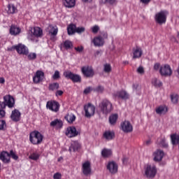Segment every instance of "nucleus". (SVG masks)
Here are the masks:
<instances>
[{"label": "nucleus", "instance_id": "1", "mask_svg": "<svg viewBox=\"0 0 179 179\" xmlns=\"http://www.w3.org/2000/svg\"><path fill=\"white\" fill-rule=\"evenodd\" d=\"M99 108L101 113L105 115L110 114L114 108L113 107V103L108 99H103L99 104Z\"/></svg>", "mask_w": 179, "mask_h": 179}, {"label": "nucleus", "instance_id": "2", "mask_svg": "<svg viewBox=\"0 0 179 179\" xmlns=\"http://www.w3.org/2000/svg\"><path fill=\"white\" fill-rule=\"evenodd\" d=\"M145 176L148 179H154L157 175V169L155 165L146 164L144 166Z\"/></svg>", "mask_w": 179, "mask_h": 179}, {"label": "nucleus", "instance_id": "3", "mask_svg": "<svg viewBox=\"0 0 179 179\" xmlns=\"http://www.w3.org/2000/svg\"><path fill=\"white\" fill-rule=\"evenodd\" d=\"M13 50H16L17 52L22 55H27V54H29V49L26 45L22 43H19L11 48H8V51H13Z\"/></svg>", "mask_w": 179, "mask_h": 179}, {"label": "nucleus", "instance_id": "4", "mask_svg": "<svg viewBox=\"0 0 179 179\" xmlns=\"http://www.w3.org/2000/svg\"><path fill=\"white\" fill-rule=\"evenodd\" d=\"M29 140L33 145H38L43 142V135L38 131H32L29 135Z\"/></svg>", "mask_w": 179, "mask_h": 179}, {"label": "nucleus", "instance_id": "5", "mask_svg": "<svg viewBox=\"0 0 179 179\" xmlns=\"http://www.w3.org/2000/svg\"><path fill=\"white\" fill-rule=\"evenodd\" d=\"M3 103L0 102V106L1 108H5V106H7L8 108H13L15 107V98L10 95H6L3 96Z\"/></svg>", "mask_w": 179, "mask_h": 179}, {"label": "nucleus", "instance_id": "6", "mask_svg": "<svg viewBox=\"0 0 179 179\" xmlns=\"http://www.w3.org/2000/svg\"><path fill=\"white\" fill-rule=\"evenodd\" d=\"M169 13L166 10H162L155 15V22L159 24H164L166 21V15Z\"/></svg>", "mask_w": 179, "mask_h": 179}, {"label": "nucleus", "instance_id": "7", "mask_svg": "<svg viewBox=\"0 0 179 179\" xmlns=\"http://www.w3.org/2000/svg\"><path fill=\"white\" fill-rule=\"evenodd\" d=\"M63 75L64 76H65V78H66V79H71V80L76 83H78V82H80L82 80V78L80 77V76L78 74H74L69 71H64Z\"/></svg>", "mask_w": 179, "mask_h": 179}, {"label": "nucleus", "instance_id": "8", "mask_svg": "<svg viewBox=\"0 0 179 179\" xmlns=\"http://www.w3.org/2000/svg\"><path fill=\"white\" fill-rule=\"evenodd\" d=\"M31 35H28L29 40H33L34 37H42L43 36V29L38 27H34V28L31 29Z\"/></svg>", "mask_w": 179, "mask_h": 179}, {"label": "nucleus", "instance_id": "9", "mask_svg": "<svg viewBox=\"0 0 179 179\" xmlns=\"http://www.w3.org/2000/svg\"><path fill=\"white\" fill-rule=\"evenodd\" d=\"M106 169L112 175H115L118 173V164L114 161L109 162L106 166Z\"/></svg>", "mask_w": 179, "mask_h": 179}, {"label": "nucleus", "instance_id": "10", "mask_svg": "<svg viewBox=\"0 0 179 179\" xmlns=\"http://www.w3.org/2000/svg\"><path fill=\"white\" fill-rule=\"evenodd\" d=\"M46 108L54 113H58L59 111V103L55 101H49L47 102Z\"/></svg>", "mask_w": 179, "mask_h": 179}, {"label": "nucleus", "instance_id": "11", "mask_svg": "<svg viewBox=\"0 0 179 179\" xmlns=\"http://www.w3.org/2000/svg\"><path fill=\"white\" fill-rule=\"evenodd\" d=\"M159 73L162 75V76H171L172 70L171 66L168 64L162 66L159 69Z\"/></svg>", "mask_w": 179, "mask_h": 179}, {"label": "nucleus", "instance_id": "12", "mask_svg": "<svg viewBox=\"0 0 179 179\" xmlns=\"http://www.w3.org/2000/svg\"><path fill=\"white\" fill-rule=\"evenodd\" d=\"M66 135L68 138H75L79 135V131L75 127H69L66 130Z\"/></svg>", "mask_w": 179, "mask_h": 179}, {"label": "nucleus", "instance_id": "13", "mask_svg": "<svg viewBox=\"0 0 179 179\" xmlns=\"http://www.w3.org/2000/svg\"><path fill=\"white\" fill-rule=\"evenodd\" d=\"M153 160L155 162H160L164 156V152L163 150L157 149L156 151L153 152Z\"/></svg>", "mask_w": 179, "mask_h": 179}, {"label": "nucleus", "instance_id": "14", "mask_svg": "<svg viewBox=\"0 0 179 179\" xmlns=\"http://www.w3.org/2000/svg\"><path fill=\"white\" fill-rule=\"evenodd\" d=\"M121 128L124 133H131L133 131V127L129 121L125 120L121 123Z\"/></svg>", "mask_w": 179, "mask_h": 179}, {"label": "nucleus", "instance_id": "15", "mask_svg": "<svg viewBox=\"0 0 179 179\" xmlns=\"http://www.w3.org/2000/svg\"><path fill=\"white\" fill-rule=\"evenodd\" d=\"M44 80V72L42 71H37L35 76L33 77V81L34 83L38 84L40 82H43Z\"/></svg>", "mask_w": 179, "mask_h": 179}, {"label": "nucleus", "instance_id": "16", "mask_svg": "<svg viewBox=\"0 0 179 179\" xmlns=\"http://www.w3.org/2000/svg\"><path fill=\"white\" fill-rule=\"evenodd\" d=\"M0 160L5 164L10 163V157L9 155V152L6 151L1 152L0 153Z\"/></svg>", "mask_w": 179, "mask_h": 179}, {"label": "nucleus", "instance_id": "17", "mask_svg": "<svg viewBox=\"0 0 179 179\" xmlns=\"http://www.w3.org/2000/svg\"><path fill=\"white\" fill-rule=\"evenodd\" d=\"M103 137L108 141H110L115 138V133L114 131H106L103 134Z\"/></svg>", "mask_w": 179, "mask_h": 179}, {"label": "nucleus", "instance_id": "18", "mask_svg": "<svg viewBox=\"0 0 179 179\" xmlns=\"http://www.w3.org/2000/svg\"><path fill=\"white\" fill-rule=\"evenodd\" d=\"M82 171L84 176H89L90 174V162L89 161L83 163Z\"/></svg>", "mask_w": 179, "mask_h": 179}, {"label": "nucleus", "instance_id": "19", "mask_svg": "<svg viewBox=\"0 0 179 179\" xmlns=\"http://www.w3.org/2000/svg\"><path fill=\"white\" fill-rule=\"evenodd\" d=\"M95 47H103L104 45V38L101 36H98L95 37L92 41Z\"/></svg>", "mask_w": 179, "mask_h": 179}, {"label": "nucleus", "instance_id": "20", "mask_svg": "<svg viewBox=\"0 0 179 179\" xmlns=\"http://www.w3.org/2000/svg\"><path fill=\"white\" fill-rule=\"evenodd\" d=\"M114 96L122 100H127L129 99V94L124 90L117 92L114 94Z\"/></svg>", "mask_w": 179, "mask_h": 179}, {"label": "nucleus", "instance_id": "21", "mask_svg": "<svg viewBox=\"0 0 179 179\" xmlns=\"http://www.w3.org/2000/svg\"><path fill=\"white\" fill-rule=\"evenodd\" d=\"M20 115L21 113L17 109H15L12 111L10 115V118L13 121H15V122H17V121H20Z\"/></svg>", "mask_w": 179, "mask_h": 179}, {"label": "nucleus", "instance_id": "22", "mask_svg": "<svg viewBox=\"0 0 179 179\" xmlns=\"http://www.w3.org/2000/svg\"><path fill=\"white\" fill-rule=\"evenodd\" d=\"M20 31H22V29L16 25H11L10 27V34L11 36H17V34H20Z\"/></svg>", "mask_w": 179, "mask_h": 179}, {"label": "nucleus", "instance_id": "23", "mask_svg": "<svg viewBox=\"0 0 179 179\" xmlns=\"http://www.w3.org/2000/svg\"><path fill=\"white\" fill-rule=\"evenodd\" d=\"M62 121L58 119H56L50 122V127H52V128H55L56 129L62 128Z\"/></svg>", "mask_w": 179, "mask_h": 179}, {"label": "nucleus", "instance_id": "24", "mask_svg": "<svg viewBox=\"0 0 179 179\" xmlns=\"http://www.w3.org/2000/svg\"><path fill=\"white\" fill-rule=\"evenodd\" d=\"M155 111L157 114L159 115H162V114L164 115L167 113L168 111V108L165 105H162L158 106L156 109Z\"/></svg>", "mask_w": 179, "mask_h": 179}, {"label": "nucleus", "instance_id": "25", "mask_svg": "<svg viewBox=\"0 0 179 179\" xmlns=\"http://www.w3.org/2000/svg\"><path fill=\"white\" fill-rule=\"evenodd\" d=\"M172 145L176 146L179 145V135L177 134H172L170 136Z\"/></svg>", "mask_w": 179, "mask_h": 179}, {"label": "nucleus", "instance_id": "26", "mask_svg": "<svg viewBox=\"0 0 179 179\" xmlns=\"http://www.w3.org/2000/svg\"><path fill=\"white\" fill-rule=\"evenodd\" d=\"M61 45L62 48H65V50H72L73 48V43L69 40L64 41Z\"/></svg>", "mask_w": 179, "mask_h": 179}, {"label": "nucleus", "instance_id": "27", "mask_svg": "<svg viewBox=\"0 0 179 179\" xmlns=\"http://www.w3.org/2000/svg\"><path fill=\"white\" fill-rule=\"evenodd\" d=\"M80 149V144L78 141H73L69 148V152H76Z\"/></svg>", "mask_w": 179, "mask_h": 179}, {"label": "nucleus", "instance_id": "28", "mask_svg": "<svg viewBox=\"0 0 179 179\" xmlns=\"http://www.w3.org/2000/svg\"><path fill=\"white\" fill-rule=\"evenodd\" d=\"M113 155V150L111 149L103 148L101 151V156L103 158H110Z\"/></svg>", "mask_w": 179, "mask_h": 179}, {"label": "nucleus", "instance_id": "29", "mask_svg": "<svg viewBox=\"0 0 179 179\" xmlns=\"http://www.w3.org/2000/svg\"><path fill=\"white\" fill-rule=\"evenodd\" d=\"M143 54V51L141 48H136V49H133V59H136V58H141Z\"/></svg>", "mask_w": 179, "mask_h": 179}, {"label": "nucleus", "instance_id": "30", "mask_svg": "<svg viewBox=\"0 0 179 179\" xmlns=\"http://www.w3.org/2000/svg\"><path fill=\"white\" fill-rule=\"evenodd\" d=\"M48 30L51 36H57L58 34V27L57 26L50 25L48 27Z\"/></svg>", "mask_w": 179, "mask_h": 179}, {"label": "nucleus", "instance_id": "31", "mask_svg": "<svg viewBox=\"0 0 179 179\" xmlns=\"http://www.w3.org/2000/svg\"><path fill=\"white\" fill-rule=\"evenodd\" d=\"M118 120V114L115 113L109 116V123L110 125H115L117 121Z\"/></svg>", "mask_w": 179, "mask_h": 179}, {"label": "nucleus", "instance_id": "32", "mask_svg": "<svg viewBox=\"0 0 179 179\" xmlns=\"http://www.w3.org/2000/svg\"><path fill=\"white\" fill-rule=\"evenodd\" d=\"M65 120L69 123L72 124L75 120H76V116L75 115L70 113L65 116Z\"/></svg>", "mask_w": 179, "mask_h": 179}, {"label": "nucleus", "instance_id": "33", "mask_svg": "<svg viewBox=\"0 0 179 179\" xmlns=\"http://www.w3.org/2000/svg\"><path fill=\"white\" fill-rule=\"evenodd\" d=\"M64 6L66 8H73L75 6L76 1L75 0H64Z\"/></svg>", "mask_w": 179, "mask_h": 179}, {"label": "nucleus", "instance_id": "34", "mask_svg": "<svg viewBox=\"0 0 179 179\" xmlns=\"http://www.w3.org/2000/svg\"><path fill=\"white\" fill-rule=\"evenodd\" d=\"M67 31H68V34H69V36L73 34L76 31V27L73 24H70L67 27Z\"/></svg>", "mask_w": 179, "mask_h": 179}, {"label": "nucleus", "instance_id": "35", "mask_svg": "<svg viewBox=\"0 0 179 179\" xmlns=\"http://www.w3.org/2000/svg\"><path fill=\"white\" fill-rule=\"evenodd\" d=\"M17 9L13 4H8V13H16Z\"/></svg>", "mask_w": 179, "mask_h": 179}, {"label": "nucleus", "instance_id": "36", "mask_svg": "<svg viewBox=\"0 0 179 179\" xmlns=\"http://www.w3.org/2000/svg\"><path fill=\"white\" fill-rule=\"evenodd\" d=\"M82 72L85 76L89 78L90 76V69L89 66H85L82 68Z\"/></svg>", "mask_w": 179, "mask_h": 179}, {"label": "nucleus", "instance_id": "37", "mask_svg": "<svg viewBox=\"0 0 179 179\" xmlns=\"http://www.w3.org/2000/svg\"><path fill=\"white\" fill-rule=\"evenodd\" d=\"M89 110H90V103H88L87 105L84 106L85 116L87 117H90Z\"/></svg>", "mask_w": 179, "mask_h": 179}, {"label": "nucleus", "instance_id": "38", "mask_svg": "<svg viewBox=\"0 0 179 179\" xmlns=\"http://www.w3.org/2000/svg\"><path fill=\"white\" fill-rule=\"evenodd\" d=\"M29 159H30L31 160H34L36 162L38 160V159H40V155L38 154V152H33L30 155Z\"/></svg>", "mask_w": 179, "mask_h": 179}, {"label": "nucleus", "instance_id": "39", "mask_svg": "<svg viewBox=\"0 0 179 179\" xmlns=\"http://www.w3.org/2000/svg\"><path fill=\"white\" fill-rule=\"evenodd\" d=\"M152 83L155 87H161V86H162V83L157 78L152 79Z\"/></svg>", "mask_w": 179, "mask_h": 179}, {"label": "nucleus", "instance_id": "40", "mask_svg": "<svg viewBox=\"0 0 179 179\" xmlns=\"http://www.w3.org/2000/svg\"><path fill=\"white\" fill-rule=\"evenodd\" d=\"M112 69H111V64H105L103 65V71L106 73H110V72H111Z\"/></svg>", "mask_w": 179, "mask_h": 179}, {"label": "nucleus", "instance_id": "41", "mask_svg": "<svg viewBox=\"0 0 179 179\" xmlns=\"http://www.w3.org/2000/svg\"><path fill=\"white\" fill-rule=\"evenodd\" d=\"M179 96L178 94H172L171 95V99L173 104H176L178 101Z\"/></svg>", "mask_w": 179, "mask_h": 179}, {"label": "nucleus", "instance_id": "42", "mask_svg": "<svg viewBox=\"0 0 179 179\" xmlns=\"http://www.w3.org/2000/svg\"><path fill=\"white\" fill-rule=\"evenodd\" d=\"M59 84H58L57 83H52L49 86V89L50 90H57V89H59Z\"/></svg>", "mask_w": 179, "mask_h": 179}, {"label": "nucleus", "instance_id": "43", "mask_svg": "<svg viewBox=\"0 0 179 179\" xmlns=\"http://www.w3.org/2000/svg\"><path fill=\"white\" fill-rule=\"evenodd\" d=\"M159 145L163 148H168L169 144L166 142V139L164 138L161 140Z\"/></svg>", "mask_w": 179, "mask_h": 179}, {"label": "nucleus", "instance_id": "44", "mask_svg": "<svg viewBox=\"0 0 179 179\" xmlns=\"http://www.w3.org/2000/svg\"><path fill=\"white\" fill-rule=\"evenodd\" d=\"M10 158L12 157L13 160H17L19 159V157L17 155H16V152H15L13 150H10L9 153Z\"/></svg>", "mask_w": 179, "mask_h": 179}, {"label": "nucleus", "instance_id": "45", "mask_svg": "<svg viewBox=\"0 0 179 179\" xmlns=\"http://www.w3.org/2000/svg\"><path fill=\"white\" fill-rule=\"evenodd\" d=\"M94 92H96L97 93H103V92H104V87L99 85L94 89Z\"/></svg>", "mask_w": 179, "mask_h": 179}, {"label": "nucleus", "instance_id": "46", "mask_svg": "<svg viewBox=\"0 0 179 179\" xmlns=\"http://www.w3.org/2000/svg\"><path fill=\"white\" fill-rule=\"evenodd\" d=\"M37 55L35 52H31L28 55V59H36Z\"/></svg>", "mask_w": 179, "mask_h": 179}, {"label": "nucleus", "instance_id": "47", "mask_svg": "<svg viewBox=\"0 0 179 179\" xmlns=\"http://www.w3.org/2000/svg\"><path fill=\"white\" fill-rule=\"evenodd\" d=\"M99 30H100V27H99V25H95L92 27V31L94 34H97V32H99Z\"/></svg>", "mask_w": 179, "mask_h": 179}, {"label": "nucleus", "instance_id": "48", "mask_svg": "<svg viewBox=\"0 0 179 179\" xmlns=\"http://www.w3.org/2000/svg\"><path fill=\"white\" fill-rule=\"evenodd\" d=\"M103 3H109L110 5L117 4V0H105Z\"/></svg>", "mask_w": 179, "mask_h": 179}, {"label": "nucleus", "instance_id": "49", "mask_svg": "<svg viewBox=\"0 0 179 179\" xmlns=\"http://www.w3.org/2000/svg\"><path fill=\"white\" fill-rule=\"evenodd\" d=\"M90 110H91V113H90V117L94 115V113L96 111V107L92 104H90Z\"/></svg>", "mask_w": 179, "mask_h": 179}, {"label": "nucleus", "instance_id": "50", "mask_svg": "<svg viewBox=\"0 0 179 179\" xmlns=\"http://www.w3.org/2000/svg\"><path fill=\"white\" fill-rule=\"evenodd\" d=\"M52 78L55 80L59 79V71H55L54 75L52 76Z\"/></svg>", "mask_w": 179, "mask_h": 179}, {"label": "nucleus", "instance_id": "51", "mask_svg": "<svg viewBox=\"0 0 179 179\" xmlns=\"http://www.w3.org/2000/svg\"><path fill=\"white\" fill-rule=\"evenodd\" d=\"M6 127V122L5 120H0V129H3Z\"/></svg>", "mask_w": 179, "mask_h": 179}, {"label": "nucleus", "instance_id": "52", "mask_svg": "<svg viewBox=\"0 0 179 179\" xmlns=\"http://www.w3.org/2000/svg\"><path fill=\"white\" fill-rule=\"evenodd\" d=\"M137 72L138 73H140V75H143V73H144V69L143 66H140L138 69H137Z\"/></svg>", "mask_w": 179, "mask_h": 179}, {"label": "nucleus", "instance_id": "53", "mask_svg": "<svg viewBox=\"0 0 179 179\" xmlns=\"http://www.w3.org/2000/svg\"><path fill=\"white\" fill-rule=\"evenodd\" d=\"M76 31L77 33H83V31H85V28L84 27L76 28Z\"/></svg>", "mask_w": 179, "mask_h": 179}, {"label": "nucleus", "instance_id": "54", "mask_svg": "<svg viewBox=\"0 0 179 179\" xmlns=\"http://www.w3.org/2000/svg\"><path fill=\"white\" fill-rule=\"evenodd\" d=\"M62 175L59 173H56L53 176L54 179H61Z\"/></svg>", "mask_w": 179, "mask_h": 179}, {"label": "nucleus", "instance_id": "55", "mask_svg": "<svg viewBox=\"0 0 179 179\" xmlns=\"http://www.w3.org/2000/svg\"><path fill=\"white\" fill-rule=\"evenodd\" d=\"M101 36L102 37V38H103L104 41V39H107L108 38V34L107 32H103L101 33Z\"/></svg>", "mask_w": 179, "mask_h": 179}, {"label": "nucleus", "instance_id": "56", "mask_svg": "<svg viewBox=\"0 0 179 179\" xmlns=\"http://www.w3.org/2000/svg\"><path fill=\"white\" fill-rule=\"evenodd\" d=\"M76 51H77V52H82L83 51V47L82 46H78L75 48Z\"/></svg>", "mask_w": 179, "mask_h": 179}, {"label": "nucleus", "instance_id": "57", "mask_svg": "<svg viewBox=\"0 0 179 179\" xmlns=\"http://www.w3.org/2000/svg\"><path fill=\"white\" fill-rule=\"evenodd\" d=\"M5 110H0V118H3V117H5Z\"/></svg>", "mask_w": 179, "mask_h": 179}, {"label": "nucleus", "instance_id": "58", "mask_svg": "<svg viewBox=\"0 0 179 179\" xmlns=\"http://www.w3.org/2000/svg\"><path fill=\"white\" fill-rule=\"evenodd\" d=\"M89 93H90V87H87L84 90V94H89Z\"/></svg>", "mask_w": 179, "mask_h": 179}, {"label": "nucleus", "instance_id": "59", "mask_svg": "<svg viewBox=\"0 0 179 179\" xmlns=\"http://www.w3.org/2000/svg\"><path fill=\"white\" fill-rule=\"evenodd\" d=\"M150 1L151 0H140V1L145 5H148L150 2Z\"/></svg>", "mask_w": 179, "mask_h": 179}, {"label": "nucleus", "instance_id": "60", "mask_svg": "<svg viewBox=\"0 0 179 179\" xmlns=\"http://www.w3.org/2000/svg\"><path fill=\"white\" fill-rule=\"evenodd\" d=\"M159 66H160V64L159 63L155 64V65H154L155 71H157L158 69H159Z\"/></svg>", "mask_w": 179, "mask_h": 179}, {"label": "nucleus", "instance_id": "61", "mask_svg": "<svg viewBox=\"0 0 179 179\" xmlns=\"http://www.w3.org/2000/svg\"><path fill=\"white\" fill-rule=\"evenodd\" d=\"M64 94V92L62 90H57L56 92V96H62Z\"/></svg>", "mask_w": 179, "mask_h": 179}, {"label": "nucleus", "instance_id": "62", "mask_svg": "<svg viewBox=\"0 0 179 179\" xmlns=\"http://www.w3.org/2000/svg\"><path fill=\"white\" fill-rule=\"evenodd\" d=\"M138 87V85L137 84H134L132 85L133 90H137Z\"/></svg>", "mask_w": 179, "mask_h": 179}, {"label": "nucleus", "instance_id": "63", "mask_svg": "<svg viewBox=\"0 0 179 179\" xmlns=\"http://www.w3.org/2000/svg\"><path fill=\"white\" fill-rule=\"evenodd\" d=\"M151 143H152V141H151V140L150 139H149V140H148V141H145V144H146V145H151Z\"/></svg>", "mask_w": 179, "mask_h": 179}, {"label": "nucleus", "instance_id": "64", "mask_svg": "<svg viewBox=\"0 0 179 179\" xmlns=\"http://www.w3.org/2000/svg\"><path fill=\"white\" fill-rule=\"evenodd\" d=\"M176 75L177 78H179V66H178L177 71H176Z\"/></svg>", "mask_w": 179, "mask_h": 179}]
</instances>
